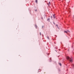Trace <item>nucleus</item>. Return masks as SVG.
I'll list each match as a JSON object with an SVG mask.
<instances>
[{
    "label": "nucleus",
    "mask_w": 74,
    "mask_h": 74,
    "mask_svg": "<svg viewBox=\"0 0 74 74\" xmlns=\"http://www.w3.org/2000/svg\"><path fill=\"white\" fill-rule=\"evenodd\" d=\"M66 59H67L68 60H69L70 62H73V59L71 58H69V57L67 56L66 57Z\"/></svg>",
    "instance_id": "nucleus-1"
},
{
    "label": "nucleus",
    "mask_w": 74,
    "mask_h": 74,
    "mask_svg": "<svg viewBox=\"0 0 74 74\" xmlns=\"http://www.w3.org/2000/svg\"><path fill=\"white\" fill-rule=\"evenodd\" d=\"M64 33H67L68 32H69V31H64Z\"/></svg>",
    "instance_id": "nucleus-2"
},
{
    "label": "nucleus",
    "mask_w": 74,
    "mask_h": 74,
    "mask_svg": "<svg viewBox=\"0 0 74 74\" xmlns=\"http://www.w3.org/2000/svg\"><path fill=\"white\" fill-rule=\"evenodd\" d=\"M47 21H48V22H50V19L49 18H48L47 20Z\"/></svg>",
    "instance_id": "nucleus-3"
},
{
    "label": "nucleus",
    "mask_w": 74,
    "mask_h": 74,
    "mask_svg": "<svg viewBox=\"0 0 74 74\" xmlns=\"http://www.w3.org/2000/svg\"><path fill=\"white\" fill-rule=\"evenodd\" d=\"M59 65H60V66H62V64L60 63H59Z\"/></svg>",
    "instance_id": "nucleus-4"
},
{
    "label": "nucleus",
    "mask_w": 74,
    "mask_h": 74,
    "mask_svg": "<svg viewBox=\"0 0 74 74\" xmlns=\"http://www.w3.org/2000/svg\"><path fill=\"white\" fill-rule=\"evenodd\" d=\"M53 17L54 18H55V14H53Z\"/></svg>",
    "instance_id": "nucleus-5"
},
{
    "label": "nucleus",
    "mask_w": 74,
    "mask_h": 74,
    "mask_svg": "<svg viewBox=\"0 0 74 74\" xmlns=\"http://www.w3.org/2000/svg\"><path fill=\"white\" fill-rule=\"evenodd\" d=\"M36 3H37L38 0H36Z\"/></svg>",
    "instance_id": "nucleus-6"
},
{
    "label": "nucleus",
    "mask_w": 74,
    "mask_h": 74,
    "mask_svg": "<svg viewBox=\"0 0 74 74\" xmlns=\"http://www.w3.org/2000/svg\"><path fill=\"white\" fill-rule=\"evenodd\" d=\"M48 5H50V2H49V3L48 4Z\"/></svg>",
    "instance_id": "nucleus-7"
},
{
    "label": "nucleus",
    "mask_w": 74,
    "mask_h": 74,
    "mask_svg": "<svg viewBox=\"0 0 74 74\" xmlns=\"http://www.w3.org/2000/svg\"><path fill=\"white\" fill-rule=\"evenodd\" d=\"M72 66H73V67H74V64H72Z\"/></svg>",
    "instance_id": "nucleus-8"
},
{
    "label": "nucleus",
    "mask_w": 74,
    "mask_h": 74,
    "mask_svg": "<svg viewBox=\"0 0 74 74\" xmlns=\"http://www.w3.org/2000/svg\"><path fill=\"white\" fill-rule=\"evenodd\" d=\"M35 26H36V28H37V25H35Z\"/></svg>",
    "instance_id": "nucleus-9"
},
{
    "label": "nucleus",
    "mask_w": 74,
    "mask_h": 74,
    "mask_svg": "<svg viewBox=\"0 0 74 74\" xmlns=\"http://www.w3.org/2000/svg\"><path fill=\"white\" fill-rule=\"evenodd\" d=\"M40 36H41V32L40 33Z\"/></svg>",
    "instance_id": "nucleus-10"
},
{
    "label": "nucleus",
    "mask_w": 74,
    "mask_h": 74,
    "mask_svg": "<svg viewBox=\"0 0 74 74\" xmlns=\"http://www.w3.org/2000/svg\"><path fill=\"white\" fill-rule=\"evenodd\" d=\"M47 38L48 39H49V37L48 36L47 37Z\"/></svg>",
    "instance_id": "nucleus-11"
},
{
    "label": "nucleus",
    "mask_w": 74,
    "mask_h": 74,
    "mask_svg": "<svg viewBox=\"0 0 74 74\" xmlns=\"http://www.w3.org/2000/svg\"><path fill=\"white\" fill-rule=\"evenodd\" d=\"M56 26H57V27H58V25H56Z\"/></svg>",
    "instance_id": "nucleus-12"
},
{
    "label": "nucleus",
    "mask_w": 74,
    "mask_h": 74,
    "mask_svg": "<svg viewBox=\"0 0 74 74\" xmlns=\"http://www.w3.org/2000/svg\"><path fill=\"white\" fill-rule=\"evenodd\" d=\"M51 18H52V16H51Z\"/></svg>",
    "instance_id": "nucleus-13"
}]
</instances>
